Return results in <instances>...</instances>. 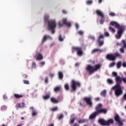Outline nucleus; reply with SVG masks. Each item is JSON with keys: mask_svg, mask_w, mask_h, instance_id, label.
I'll return each mask as SVG.
<instances>
[{"mask_svg": "<svg viewBox=\"0 0 126 126\" xmlns=\"http://www.w3.org/2000/svg\"><path fill=\"white\" fill-rule=\"evenodd\" d=\"M110 25L115 26V28L118 30L117 34L115 36L116 39L122 38V35L124 34V32L126 30V27L123 25H120L117 22H110Z\"/></svg>", "mask_w": 126, "mask_h": 126, "instance_id": "nucleus-1", "label": "nucleus"}, {"mask_svg": "<svg viewBox=\"0 0 126 126\" xmlns=\"http://www.w3.org/2000/svg\"><path fill=\"white\" fill-rule=\"evenodd\" d=\"M120 83H121V81H119V79H117L116 85L112 88V90L114 91V94L116 97L122 96L123 93H124L123 88L121 86V85H120Z\"/></svg>", "mask_w": 126, "mask_h": 126, "instance_id": "nucleus-2", "label": "nucleus"}, {"mask_svg": "<svg viewBox=\"0 0 126 126\" xmlns=\"http://www.w3.org/2000/svg\"><path fill=\"white\" fill-rule=\"evenodd\" d=\"M45 22H47L48 30H51L52 34H55V30L57 28V22L55 20L48 21V17H44Z\"/></svg>", "mask_w": 126, "mask_h": 126, "instance_id": "nucleus-3", "label": "nucleus"}, {"mask_svg": "<svg viewBox=\"0 0 126 126\" xmlns=\"http://www.w3.org/2000/svg\"><path fill=\"white\" fill-rule=\"evenodd\" d=\"M101 66H102V65L101 64H95L94 66L91 65H88L86 67V70L89 72V74L91 75L93 73H94L95 71H97V70H99L101 68Z\"/></svg>", "mask_w": 126, "mask_h": 126, "instance_id": "nucleus-4", "label": "nucleus"}, {"mask_svg": "<svg viewBox=\"0 0 126 126\" xmlns=\"http://www.w3.org/2000/svg\"><path fill=\"white\" fill-rule=\"evenodd\" d=\"M98 123L101 126H110V125H113L114 124V120L113 119H110L108 121H106L104 119H100L98 120Z\"/></svg>", "mask_w": 126, "mask_h": 126, "instance_id": "nucleus-5", "label": "nucleus"}, {"mask_svg": "<svg viewBox=\"0 0 126 126\" xmlns=\"http://www.w3.org/2000/svg\"><path fill=\"white\" fill-rule=\"evenodd\" d=\"M80 86H81V84L79 82L76 81L74 80H72L71 84V92L76 91V88H77V87H80Z\"/></svg>", "mask_w": 126, "mask_h": 126, "instance_id": "nucleus-6", "label": "nucleus"}, {"mask_svg": "<svg viewBox=\"0 0 126 126\" xmlns=\"http://www.w3.org/2000/svg\"><path fill=\"white\" fill-rule=\"evenodd\" d=\"M112 75L113 76L115 77L116 83H117V79H119V81H121V83H119L120 85H121V84L122 83V81H123L124 83H126V78H121L120 76L118 75V73L116 72H113Z\"/></svg>", "mask_w": 126, "mask_h": 126, "instance_id": "nucleus-7", "label": "nucleus"}, {"mask_svg": "<svg viewBox=\"0 0 126 126\" xmlns=\"http://www.w3.org/2000/svg\"><path fill=\"white\" fill-rule=\"evenodd\" d=\"M72 52H74L75 51L77 52V54L80 57L81 56H83V51H82V48L79 47H72Z\"/></svg>", "mask_w": 126, "mask_h": 126, "instance_id": "nucleus-8", "label": "nucleus"}, {"mask_svg": "<svg viewBox=\"0 0 126 126\" xmlns=\"http://www.w3.org/2000/svg\"><path fill=\"white\" fill-rule=\"evenodd\" d=\"M114 120L116 123L118 124V126H123L124 123L123 122H125V120H122V121L121 120V118L120 117V116L118 114H116L115 116L114 117Z\"/></svg>", "mask_w": 126, "mask_h": 126, "instance_id": "nucleus-9", "label": "nucleus"}, {"mask_svg": "<svg viewBox=\"0 0 126 126\" xmlns=\"http://www.w3.org/2000/svg\"><path fill=\"white\" fill-rule=\"evenodd\" d=\"M84 101L86 102L87 105L90 107H92L93 103L92 102V97H84Z\"/></svg>", "mask_w": 126, "mask_h": 126, "instance_id": "nucleus-10", "label": "nucleus"}, {"mask_svg": "<svg viewBox=\"0 0 126 126\" xmlns=\"http://www.w3.org/2000/svg\"><path fill=\"white\" fill-rule=\"evenodd\" d=\"M97 41L99 47H102L104 45V35L101 34L98 36Z\"/></svg>", "mask_w": 126, "mask_h": 126, "instance_id": "nucleus-11", "label": "nucleus"}, {"mask_svg": "<svg viewBox=\"0 0 126 126\" xmlns=\"http://www.w3.org/2000/svg\"><path fill=\"white\" fill-rule=\"evenodd\" d=\"M106 58L108 61H116V56L113 54H107Z\"/></svg>", "mask_w": 126, "mask_h": 126, "instance_id": "nucleus-12", "label": "nucleus"}, {"mask_svg": "<svg viewBox=\"0 0 126 126\" xmlns=\"http://www.w3.org/2000/svg\"><path fill=\"white\" fill-rule=\"evenodd\" d=\"M96 112H97L98 115L99 114H103L104 115H106L107 113H108V110L107 109L102 108Z\"/></svg>", "mask_w": 126, "mask_h": 126, "instance_id": "nucleus-13", "label": "nucleus"}, {"mask_svg": "<svg viewBox=\"0 0 126 126\" xmlns=\"http://www.w3.org/2000/svg\"><path fill=\"white\" fill-rule=\"evenodd\" d=\"M63 23L64 25L68 26V27H70L71 26V23L70 22H67V19H63Z\"/></svg>", "mask_w": 126, "mask_h": 126, "instance_id": "nucleus-14", "label": "nucleus"}, {"mask_svg": "<svg viewBox=\"0 0 126 126\" xmlns=\"http://www.w3.org/2000/svg\"><path fill=\"white\" fill-rule=\"evenodd\" d=\"M47 39H52V37L50 35H44L41 41L42 44H44V43L47 41Z\"/></svg>", "mask_w": 126, "mask_h": 126, "instance_id": "nucleus-15", "label": "nucleus"}, {"mask_svg": "<svg viewBox=\"0 0 126 126\" xmlns=\"http://www.w3.org/2000/svg\"><path fill=\"white\" fill-rule=\"evenodd\" d=\"M98 114L97 111H95L90 116L89 119H90L91 120H93V119H95V118H96V116H98Z\"/></svg>", "mask_w": 126, "mask_h": 126, "instance_id": "nucleus-16", "label": "nucleus"}, {"mask_svg": "<svg viewBox=\"0 0 126 126\" xmlns=\"http://www.w3.org/2000/svg\"><path fill=\"white\" fill-rule=\"evenodd\" d=\"M43 55L41 53H37L36 55V60L37 61H42L43 60Z\"/></svg>", "mask_w": 126, "mask_h": 126, "instance_id": "nucleus-17", "label": "nucleus"}, {"mask_svg": "<svg viewBox=\"0 0 126 126\" xmlns=\"http://www.w3.org/2000/svg\"><path fill=\"white\" fill-rule=\"evenodd\" d=\"M102 107H103V105L101 103L98 104L96 107H95V112H98L99 110H101L102 109Z\"/></svg>", "mask_w": 126, "mask_h": 126, "instance_id": "nucleus-18", "label": "nucleus"}, {"mask_svg": "<svg viewBox=\"0 0 126 126\" xmlns=\"http://www.w3.org/2000/svg\"><path fill=\"white\" fill-rule=\"evenodd\" d=\"M61 89H62V86H57L54 88V92L57 93V92H60V91H61Z\"/></svg>", "mask_w": 126, "mask_h": 126, "instance_id": "nucleus-19", "label": "nucleus"}, {"mask_svg": "<svg viewBox=\"0 0 126 126\" xmlns=\"http://www.w3.org/2000/svg\"><path fill=\"white\" fill-rule=\"evenodd\" d=\"M96 13L97 15L100 16V17H104V14L102 13V11H101V10H97L96 11Z\"/></svg>", "mask_w": 126, "mask_h": 126, "instance_id": "nucleus-20", "label": "nucleus"}, {"mask_svg": "<svg viewBox=\"0 0 126 126\" xmlns=\"http://www.w3.org/2000/svg\"><path fill=\"white\" fill-rule=\"evenodd\" d=\"M102 50L101 49H94L92 51V54H95V53H102Z\"/></svg>", "mask_w": 126, "mask_h": 126, "instance_id": "nucleus-21", "label": "nucleus"}, {"mask_svg": "<svg viewBox=\"0 0 126 126\" xmlns=\"http://www.w3.org/2000/svg\"><path fill=\"white\" fill-rule=\"evenodd\" d=\"M51 101L54 104H58V103H59V100H58V99H56L55 97H51Z\"/></svg>", "mask_w": 126, "mask_h": 126, "instance_id": "nucleus-22", "label": "nucleus"}, {"mask_svg": "<svg viewBox=\"0 0 126 126\" xmlns=\"http://www.w3.org/2000/svg\"><path fill=\"white\" fill-rule=\"evenodd\" d=\"M14 97L15 98H16V99H19V98H22V97H23V95L14 94Z\"/></svg>", "mask_w": 126, "mask_h": 126, "instance_id": "nucleus-23", "label": "nucleus"}, {"mask_svg": "<svg viewBox=\"0 0 126 126\" xmlns=\"http://www.w3.org/2000/svg\"><path fill=\"white\" fill-rule=\"evenodd\" d=\"M59 77L60 79H63V74L62 72L60 71L59 72Z\"/></svg>", "mask_w": 126, "mask_h": 126, "instance_id": "nucleus-24", "label": "nucleus"}, {"mask_svg": "<svg viewBox=\"0 0 126 126\" xmlns=\"http://www.w3.org/2000/svg\"><path fill=\"white\" fill-rule=\"evenodd\" d=\"M86 3L88 5H91V4H92L93 3V0H88L86 1Z\"/></svg>", "mask_w": 126, "mask_h": 126, "instance_id": "nucleus-25", "label": "nucleus"}, {"mask_svg": "<svg viewBox=\"0 0 126 126\" xmlns=\"http://www.w3.org/2000/svg\"><path fill=\"white\" fill-rule=\"evenodd\" d=\"M106 92L107 91L106 90H103L100 93V95L105 97L106 96Z\"/></svg>", "mask_w": 126, "mask_h": 126, "instance_id": "nucleus-26", "label": "nucleus"}, {"mask_svg": "<svg viewBox=\"0 0 126 126\" xmlns=\"http://www.w3.org/2000/svg\"><path fill=\"white\" fill-rule=\"evenodd\" d=\"M107 82L108 84H113L114 83V81L111 79H108L107 80Z\"/></svg>", "mask_w": 126, "mask_h": 126, "instance_id": "nucleus-27", "label": "nucleus"}, {"mask_svg": "<svg viewBox=\"0 0 126 126\" xmlns=\"http://www.w3.org/2000/svg\"><path fill=\"white\" fill-rule=\"evenodd\" d=\"M109 30L112 33H115V32H116V30H115V29L113 28L112 27H109Z\"/></svg>", "mask_w": 126, "mask_h": 126, "instance_id": "nucleus-28", "label": "nucleus"}, {"mask_svg": "<svg viewBox=\"0 0 126 126\" xmlns=\"http://www.w3.org/2000/svg\"><path fill=\"white\" fill-rule=\"evenodd\" d=\"M50 94H47L45 96H43V98L44 100H48V99H50Z\"/></svg>", "mask_w": 126, "mask_h": 126, "instance_id": "nucleus-29", "label": "nucleus"}, {"mask_svg": "<svg viewBox=\"0 0 126 126\" xmlns=\"http://www.w3.org/2000/svg\"><path fill=\"white\" fill-rule=\"evenodd\" d=\"M64 88L65 90H66L67 91H68V90H69V86L68 85V84H65Z\"/></svg>", "mask_w": 126, "mask_h": 126, "instance_id": "nucleus-30", "label": "nucleus"}, {"mask_svg": "<svg viewBox=\"0 0 126 126\" xmlns=\"http://www.w3.org/2000/svg\"><path fill=\"white\" fill-rule=\"evenodd\" d=\"M121 66H122V62H119L117 63V68H121Z\"/></svg>", "mask_w": 126, "mask_h": 126, "instance_id": "nucleus-31", "label": "nucleus"}, {"mask_svg": "<svg viewBox=\"0 0 126 126\" xmlns=\"http://www.w3.org/2000/svg\"><path fill=\"white\" fill-rule=\"evenodd\" d=\"M122 43L123 45H124L123 48H124L125 49H126V40H122Z\"/></svg>", "mask_w": 126, "mask_h": 126, "instance_id": "nucleus-32", "label": "nucleus"}, {"mask_svg": "<svg viewBox=\"0 0 126 126\" xmlns=\"http://www.w3.org/2000/svg\"><path fill=\"white\" fill-rule=\"evenodd\" d=\"M64 116L63 114H61L60 116L58 117V119L59 121H61V120H63V118Z\"/></svg>", "mask_w": 126, "mask_h": 126, "instance_id": "nucleus-33", "label": "nucleus"}, {"mask_svg": "<svg viewBox=\"0 0 126 126\" xmlns=\"http://www.w3.org/2000/svg\"><path fill=\"white\" fill-rule=\"evenodd\" d=\"M85 122H86V121L84 119H80L78 121V124H84Z\"/></svg>", "mask_w": 126, "mask_h": 126, "instance_id": "nucleus-34", "label": "nucleus"}, {"mask_svg": "<svg viewBox=\"0 0 126 126\" xmlns=\"http://www.w3.org/2000/svg\"><path fill=\"white\" fill-rule=\"evenodd\" d=\"M75 120H76V118L75 117L72 118L70 120V124H73L74 123V121H75Z\"/></svg>", "mask_w": 126, "mask_h": 126, "instance_id": "nucleus-35", "label": "nucleus"}, {"mask_svg": "<svg viewBox=\"0 0 126 126\" xmlns=\"http://www.w3.org/2000/svg\"><path fill=\"white\" fill-rule=\"evenodd\" d=\"M101 20L100 21V24H103L104 22H105V18H104V16L103 17H101Z\"/></svg>", "mask_w": 126, "mask_h": 126, "instance_id": "nucleus-36", "label": "nucleus"}, {"mask_svg": "<svg viewBox=\"0 0 126 126\" xmlns=\"http://www.w3.org/2000/svg\"><path fill=\"white\" fill-rule=\"evenodd\" d=\"M115 57H116V58L117 57H118V58H122V55L121 54H120V53H116L115 54V55H114Z\"/></svg>", "mask_w": 126, "mask_h": 126, "instance_id": "nucleus-37", "label": "nucleus"}, {"mask_svg": "<svg viewBox=\"0 0 126 126\" xmlns=\"http://www.w3.org/2000/svg\"><path fill=\"white\" fill-rule=\"evenodd\" d=\"M63 37H62V34L59 35V40L60 42H63Z\"/></svg>", "mask_w": 126, "mask_h": 126, "instance_id": "nucleus-38", "label": "nucleus"}, {"mask_svg": "<svg viewBox=\"0 0 126 126\" xmlns=\"http://www.w3.org/2000/svg\"><path fill=\"white\" fill-rule=\"evenodd\" d=\"M37 112H36L35 111H32V117H36V116H37Z\"/></svg>", "mask_w": 126, "mask_h": 126, "instance_id": "nucleus-39", "label": "nucleus"}, {"mask_svg": "<svg viewBox=\"0 0 126 126\" xmlns=\"http://www.w3.org/2000/svg\"><path fill=\"white\" fill-rule=\"evenodd\" d=\"M109 15L114 17V16H116V13H115V12H111L109 13Z\"/></svg>", "mask_w": 126, "mask_h": 126, "instance_id": "nucleus-40", "label": "nucleus"}, {"mask_svg": "<svg viewBox=\"0 0 126 126\" xmlns=\"http://www.w3.org/2000/svg\"><path fill=\"white\" fill-rule=\"evenodd\" d=\"M115 64H116V63H110L109 65V67H113V66H115Z\"/></svg>", "mask_w": 126, "mask_h": 126, "instance_id": "nucleus-41", "label": "nucleus"}, {"mask_svg": "<svg viewBox=\"0 0 126 126\" xmlns=\"http://www.w3.org/2000/svg\"><path fill=\"white\" fill-rule=\"evenodd\" d=\"M58 110H59V108H58V107H54V108L52 109V112H55V111H58Z\"/></svg>", "mask_w": 126, "mask_h": 126, "instance_id": "nucleus-42", "label": "nucleus"}, {"mask_svg": "<svg viewBox=\"0 0 126 126\" xmlns=\"http://www.w3.org/2000/svg\"><path fill=\"white\" fill-rule=\"evenodd\" d=\"M104 36H105V37H109V36H110V33L108 32H104Z\"/></svg>", "mask_w": 126, "mask_h": 126, "instance_id": "nucleus-43", "label": "nucleus"}, {"mask_svg": "<svg viewBox=\"0 0 126 126\" xmlns=\"http://www.w3.org/2000/svg\"><path fill=\"white\" fill-rule=\"evenodd\" d=\"M48 81H49V78H48V77H45V83H48Z\"/></svg>", "mask_w": 126, "mask_h": 126, "instance_id": "nucleus-44", "label": "nucleus"}, {"mask_svg": "<svg viewBox=\"0 0 126 126\" xmlns=\"http://www.w3.org/2000/svg\"><path fill=\"white\" fill-rule=\"evenodd\" d=\"M24 107H25V103L24 102L21 103V108H24Z\"/></svg>", "mask_w": 126, "mask_h": 126, "instance_id": "nucleus-45", "label": "nucleus"}, {"mask_svg": "<svg viewBox=\"0 0 126 126\" xmlns=\"http://www.w3.org/2000/svg\"><path fill=\"white\" fill-rule=\"evenodd\" d=\"M16 108H21V104L20 103H17L16 104Z\"/></svg>", "mask_w": 126, "mask_h": 126, "instance_id": "nucleus-46", "label": "nucleus"}, {"mask_svg": "<svg viewBox=\"0 0 126 126\" xmlns=\"http://www.w3.org/2000/svg\"><path fill=\"white\" fill-rule=\"evenodd\" d=\"M120 51L121 53H125V49H124V48H120Z\"/></svg>", "mask_w": 126, "mask_h": 126, "instance_id": "nucleus-47", "label": "nucleus"}, {"mask_svg": "<svg viewBox=\"0 0 126 126\" xmlns=\"http://www.w3.org/2000/svg\"><path fill=\"white\" fill-rule=\"evenodd\" d=\"M123 99L125 100V101H126V93L123 95Z\"/></svg>", "mask_w": 126, "mask_h": 126, "instance_id": "nucleus-48", "label": "nucleus"}, {"mask_svg": "<svg viewBox=\"0 0 126 126\" xmlns=\"http://www.w3.org/2000/svg\"><path fill=\"white\" fill-rule=\"evenodd\" d=\"M23 81L24 84H29V81L26 80H24Z\"/></svg>", "mask_w": 126, "mask_h": 126, "instance_id": "nucleus-49", "label": "nucleus"}, {"mask_svg": "<svg viewBox=\"0 0 126 126\" xmlns=\"http://www.w3.org/2000/svg\"><path fill=\"white\" fill-rule=\"evenodd\" d=\"M78 34H79V35H83V32L80 31L78 32Z\"/></svg>", "mask_w": 126, "mask_h": 126, "instance_id": "nucleus-50", "label": "nucleus"}, {"mask_svg": "<svg viewBox=\"0 0 126 126\" xmlns=\"http://www.w3.org/2000/svg\"><path fill=\"white\" fill-rule=\"evenodd\" d=\"M59 25L60 27H63V24L61 22H59Z\"/></svg>", "mask_w": 126, "mask_h": 126, "instance_id": "nucleus-51", "label": "nucleus"}, {"mask_svg": "<svg viewBox=\"0 0 126 126\" xmlns=\"http://www.w3.org/2000/svg\"><path fill=\"white\" fill-rule=\"evenodd\" d=\"M32 67H34V68H35V67H36V63H32Z\"/></svg>", "mask_w": 126, "mask_h": 126, "instance_id": "nucleus-52", "label": "nucleus"}, {"mask_svg": "<svg viewBox=\"0 0 126 126\" xmlns=\"http://www.w3.org/2000/svg\"><path fill=\"white\" fill-rule=\"evenodd\" d=\"M3 99H4L5 100H6V99H7V96H6V95L4 94V95H3Z\"/></svg>", "mask_w": 126, "mask_h": 126, "instance_id": "nucleus-53", "label": "nucleus"}, {"mask_svg": "<svg viewBox=\"0 0 126 126\" xmlns=\"http://www.w3.org/2000/svg\"><path fill=\"white\" fill-rule=\"evenodd\" d=\"M45 62H41L40 63V64H41V65H45Z\"/></svg>", "mask_w": 126, "mask_h": 126, "instance_id": "nucleus-54", "label": "nucleus"}, {"mask_svg": "<svg viewBox=\"0 0 126 126\" xmlns=\"http://www.w3.org/2000/svg\"><path fill=\"white\" fill-rule=\"evenodd\" d=\"M95 101H98L100 100V97H95L94 98Z\"/></svg>", "mask_w": 126, "mask_h": 126, "instance_id": "nucleus-55", "label": "nucleus"}, {"mask_svg": "<svg viewBox=\"0 0 126 126\" xmlns=\"http://www.w3.org/2000/svg\"><path fill=\"white\" fill-rule=\"evenodd\" d=\"M90 38H91V39L92 40H93L94 41V40H95V37H94V36H91L90 37Z\"/></svg>", "mask_w": 126, "mask_h": 126, "instance_id": "nucleus-56", "label": "nucleus"}, {"mask_svg": "<svg viewBox=\"0 0 126 126\" xmlns=\"http://www.w3.org/2000/svg\"><path fill=\"white\" fill-rule=\"evenodd\" d=\"M23 77H24V78H27L28 75L26 74H24L23 75Z\"/></svg>", "mask_w": 126, "mask_h": 126, "instance_id": "nucleus-57", "label": "nucleus"}, {"mask_svg": "<svg viewBox=\"0 0 126 126\" xmlns=\"http://www.w3.org/2000/svg\"><path fill=\"white\" fill-rule=\"evenodd\" d=\"M122 66H123V67H126V63H124L122 64Z\"/></svg>", "mask_w": 126, "mask_h": 126, "instance_id": "nucleus-58", "label": "nucleus"}, {"mask_svg": "<svg viewBox=\"0 0 126 126\" xmlns=\"http://www.w3.org/2000/svg\"><path fill=\"white\" fill-rule=\"evenodd\" d=\"M62 12L63 13H64L65 14H66V13H67V12H66L65 10H63Z\"/></svg>", "mask_w": 126, "mask_h": 126, "instance_id": "nucleus-59", "label": "nucleus"}, {"mask_svg": "<svg viewBox=\"0 0 126 126\" xmlns=\"http://www.w3.org/2000/svg\"><path fill=\"white\" fill-rule=\"evenodd\" d=\"M50 75L51 78H53V77H54V76L55 75V74L50 73Z\"/></svg>", "mask_w": 126, "mask_h": 126, "instance_id": "nucleus-60", "label": "nucleus"}, {"mask_svg": "<svg viewBox=\"0 0 126 126\" xmlns=\"http://www.w3.org/2000/svg\"><path fill=\"white\" fill-rule=\"evenodd\" d=\"M75 26H76V29H78V28H79V26H78V24H76Z\"/></svg>", "mask_w": 126, "mask_h": 126, "instance_id": "nucleus-61", "label": "nucleus"}, {"mask_svg": "<svg viewBox=\"0 0 126 126\" xmlns=\"http://www.w3.org/2000/svg\"><path fill=\"white\" fill-rule=\"evenodd\" d=\"M73 126H79L77 123H75Z\"/></svg>", "mask_w": 126, "mask_h": 126, "instance_id": "nucleus-62", "label": "nucleus"}, {"mask_svg": "<svg viewBox=\"0 0 126 126\" xmlns=\"http://www.w3.org/2000/svg\"><path fill=\"white\" fill-rule=\"evenodd\" d=\"M102 1H103V0H98L99 3H101Z\"/></svg>", "mask_w": 126, "mask_h": 126, "instance_id": "nucleus-63", "label": "nucleus"}, {"mask_svg": "<svg viewBox=\"0 0 126 126\" xmlns=\"http://www.w3.org/2000/svg\"><path fill=\"white\" fill-rule=\"evenodd\" d=\"M75 65V66H78V65H79V63H76Z\"/></svg>", "mask_w": 126, "mask_h": 126, "instance_id": "nucleus-64", "label": "nucleus"}]
</instances>
